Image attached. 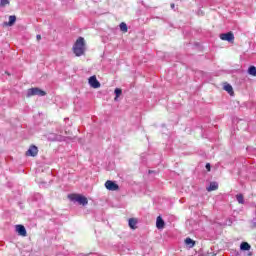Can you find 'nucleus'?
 <instances>
[{"label":"nucleus","mask_w":256,"mask_h":256,"mask_svg":"<svg viewBox=\"0 0 256 256\" xmlns=\"http://www.w3.org/2000/svg\"><path fill=\"white\" fill-rule=\"evenodd\" d=\"M105 187L108 191H119V185L111 180L105 182Z\"/></svg>","instance_id":"nucleus-5"},{"label":"nucleus","mask_w":256,"mask_h":256,"mask_svg":"<svg viewBox=\"0 0 256 256\" xmlns=\"http://www.w3.org/2000/svg\"><path fill=\"white\" fill-rule=\"evenodd\" d=\"M39 153V149L37 148V146H30V148L28 149V151L26 152V155L28 157H37V154Z\"/></svg>","instance_id":"nucleus-7"},{"label":"nucleus","mask_w":256,"mask_h":256,"mask_svg":"<svg viewBox=\"0 0 256 256\" xmlns=\"http://www.w3.org/2000/svg\"><path fill=\"white\" fill-rule=\"evenodd\" d=\"M69 199L71 201H75L76 203H79V205H87L89 203V201L87 200V197L82 196V195H71L69 196Z\"/></svg>","instance_id":"nucleus-3"},{"label":"nucleus","mask_w":256,"mask_h":256,"mask_svg":"<svg viewBox=\"0 0 256 256\" xmlns=\"http://www.w3.org/2000/svg\"><path fill=\"white\" fill-rule=\"evenodd\" d=\"M128 225H129L130 229H137V219L130 218L128 220Z\"/></svg>","instance_id":"nucleus-11"},{"label":"nucleus","mask_w":256,"mask_h":256,"mask_svg":"<svg viewBox=\"0 0 256 256\" xmlns=\"http://www.w3.org/2000/svg\"><path fill=\"white\" fill-rule=\"evenodd\" d=\"M88 83L90 87H93V89H99V87H101V83L97 81V76H91L88 79Z\"/></svg>","instance_id":"nucleus-6"},{"label":"nucleus","mask_w":256,"mask_h":256,"mask_svg":"<svg viewBox=\"0 0 256 256\" xmlns=\"http://www.w3.org/2000/svg\"><path fill=\"white\" fill-rule=\"evenodd\" d=\"M224 91H227V93L231 95V93H233V86H231L230 84L224 85Z\"/></svg>","instance_id":"nucleus-18"},{"label":"nucleus","mask_w":256,"mask_h":256,"mask_svg":"<svg viewBox=\"0 0 256 256\" xmlns=\"http://www.w3.org/2000/svg\"><path fill=\"white\" fill-rule=\"evenodd\" d=\"M219 185L217 182L210 183L209 187L207 188L208 191H216L218 189Z\"/></svg>","instance_id":"nucleus-14"},{"label":"nucleus","mask_w":256,"mask_h":256,"mask_svg":"<svg viewBox=\"0 0 256 256\" xmlns=\"http://www.w3.org/2000/svg\"><path fill=\"white\" fill-rule=\"evenodd\" d=\"M36 38L39 41L41 39V35H37Z\"/></svg>","instance_id":"nucleus-23"},{"label":"nucleus","mask_w":256,"mask_h":256,"mask_svg":"<svg viewBox=\"0 0 256 256\" xmlns=\"http://www.w3.org/2000/svg\"><path fill=\"white\" fill-rule=\"evenodd\" d=\"M85 38L79 37L73 45V53L76 57L85 55Z\"/></svg>","instance_id":"nucleus-1"},{"label":"nucleus","mask_w":256,"mask_h":256,"mask_svg":"<svg viewBox=\"0 0 256 256\" xmlns=\"http://www.w3.org/2000/svg\"><path fill=\"white\" fill-rule=\"evenodd\" d=\"M156 227L157 229H163L165 227V221L161 216H158L156 219Z\"/></svg>","instance_id":"nucleus-10"},{"label":"nucleus","mask_w":256,"mask_h":256,"mask_svg":"<svg viewBox=\"0 0 256 256\" xmlns=\"http://www.w3.org/2000/svg\"><path fill=\"white\" fill-rule=\"evenodd\" d=\"M248 75H252V77H256V67L255 66H250L248 68Z\"/></svg>","instance_id":"nucleus-15"},{"label":"nucleus","mask_w":256,"mask_h":256,"mask_svg":"<svg viewBox=\"0 0 256 256\" xmlns=\"http://www.w3.org/2000/svg\"><path fill=\"white\" fill-rule=\"evenodd\" d=\"M240 250L241 251H250L251 250V245L247 242H242L240 244Z\"/></svg>","instance_id":"nucleus-12"},{"label":"nucleus","mask_w":256,"mask_h":256,"mask_svg":"<svg viewBox=\"0 0 256 256\" xmlns=\"http://www.w3.org/2000/svg\"><path fill=\"white\" fill-rule=\"evenodd\" d=\"M236 201H237L240 205H245V198L243 197V194H237V195H236Z\"/></svg>","instance_id":"nucleus-13"},{"label":"nucleus","mask_w":256,"mask_h":256,"mask_svg":"<svg viewBox=\"0 0 256 256\" xmlns=\"http://www.w3.org/2000/svg\"><path fill=\"white\" fill-rule=\"evenodd\" d=\"M114 93L116 95V97L114 99H115V101H117V99H119V97H121V93H123V90H121V88H116L114 90Z\"/></svg>","instance_id":"nucleus-17"},{"label":"nucleus","mask_w":256,"mask_h":256,"mask_svg":"<svg viewBox=\"0 0 256 256\" xmlns=\"http://www.w3.org/2000/svg\"><path fill=\"white\" fill-rule=\"evenodd\" d=\"M149 173L151 174V173H153V171L149 170Z\"/></svg>","instance_id":"nucleus-24"},{"label":"nucleus","mask_w":256,"mask_h":256,"mask_svg":"<svg viewBox=\"0 0 256 256\" xmlns=\"http://www.w3.org/2000/svg\"><path fill=\"white\" fill-rule=\"evenodd\" d=\"M15 21H17V16L11 15L9 16V21L4 22L3 25L4 27H13V25H15Z\"/></svg>","instance_id":"nucleus-8"},{"label":"nucleus","mask_w":256,"mask_h":256,"mask_svg":"<svg viewBox=\"0 0 256 256\" xmlns=\"http://www.w3.org/2000/svg\"><path fill=\"white\" fill-rule=\"evenodd\" d=\"M185 244L188 245V247H190V248L195 247V242L191 238H186L185 239Z\"/></svg>","instance_id":"nucleus-16"},{"label":"nucleus","mask_w":256,"mask_h":256,"mask_svg":"<svg viewBox=\"0 0 256 256\" xmlns=\"http://www.w3.org/2000/svg\"><path fill=\"white\" fill-rule=\"evenodd\" d=\"M170 7L171 9H175V5L173 3L170 5Z\"/></svg>","instance_id":"nucleus-22"},{"label":"nucleus","mask_w":256,"mask_h":256,"mask_svg":"<svg viewBox=\"0 0 256 256\" xmlns=\"http://www.w3.org/2000/svg\"><path fill=\"white\" fill-rule=\"evenodd\" d=\"M9 5V0H0V7H6Z\"/></svg>","instance_id":"nucleus-20"},{"label":"nucleus","mask_w":256,"mask_h":256,"mask_svg":"<svg viewBox=\"0 0 256 256\" xmlns=\"http://www.w3.org/2000/svg\"><path fill=\"white\" fill-rule=\"evenodd\" d=\"M16 231L18 235H21L22 237H27V230L25 229V226L16 225Z\"/></svg>","instance_id":"nucleus-9"},{"label":"nucleus","mask_w":256,"mask_h":256,"mask_svg":"<svg viewBox=\"0 0 256 256\" xmlns=\"http://www.w3.org/2000/svg\"><path fill=\"white\" fill-rule=\"evenodd\" d=\"M38 95V97H45L47 93L39 88H30L27 90L26 97H33Z\"/></svg>","instance_id":"nucleus-2"},{"label":"nucleus","mask_w":256,"mask_h":256,"mask_svg":"<svg viewBox=\"0 0 256 256\" xmlns=\"http://www.w3.org/2000/svg\"><path fill=\"white\" fill-rule=\"evenodd\" d=\"M220 39L222 41H228V43H233L235 41V35L232 32L223 33L220 34Z\"/></svg>","instance_id":"nucleus-4"},{"label":"nucleus","mask_w":256,"mask_h":256,"mask_svg":"<svg viewBox=\"0 0 256 256\" xmlns=\"http://www.w3.org/2000/svg\"><path fill=\"white\" fill-rule=\"evenodd\" d=\"M206 169H207V171H211V164L207 163L206 164Z\"/></svg>","instance_id":"nucleus-21"},{"label":"nucleus","mask_w":256,"mask_h":256,"mask_svg":"<svg viewBox=\"0 0 256 256\" xmlns=\"http://www.w3.org/2000/svg\"><path fill=\"white\" fill-rule=\"evenodd\" d=\"M120 31L127 33V24L125 22L120 23Z\"/></svg>","instance_id":"nucleus-19"}]
</instances>
